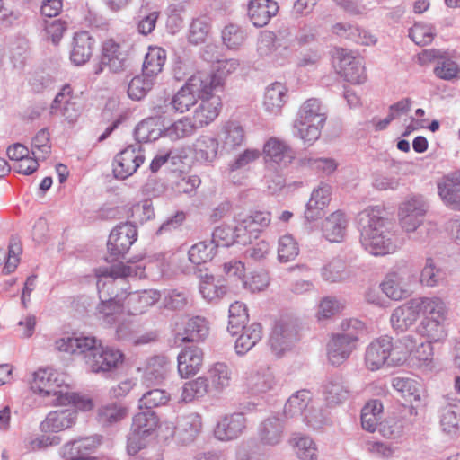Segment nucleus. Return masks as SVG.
<instances>
[{
    "mask_svg": "<svg viewBox=\"0 0 460 460\" xmlns=\"http://www.w3.org/2000/svg\"><path fill=\"white\" fill-rule=\"evenodd\" d=\"M68 29L67 22L62 19L44 22V37L54 45H58Z\"/></svg>",
    "mask_w": 460,
    "mask_h": 460,
    "instance_id": "55",
    "label": "nucleus"
},
{
    "mask_svg": "<svg viewBox=\"0 0 460 460\" xmlns=\"http://www.w3.org/2000/svg\"><path fill=\"white\" fill-rule=\"evenodd\" d=\"M209 333L208 322L201 316H192L176 323L174 343L181 346L186 342H199Z\"/></svg>",
    "mask_w": 460,
    "mask_h": 460,
    "instance_id": "15",
    "label": "nucleus"
},
{
    "mask_svg": "<svg viewBox=\"0 0 460 460\" xmlns=\"http://www.w3.org/2000/svg\"><path fill=\"white\" fill-rule=\"evenodd\" d=\"M338 58L339 73L345 80L353 84H360L367 81L366 67L361 58L353 57L342 49Z\"/></svg>",
    "mask_w": 460,
    "mask_h": 460,
    "instance_id": "19",
    "label": "nucleus"
},
{
    "mask_svg": "<svg viewBox=\"0 0 460 460\" xmlns=\"http://www.w3.org/2000/svg\"><path fill=\"white\" fill-rule=\"evenodd\" d=\"M354 349L356 347L349 341L334 334L327 346L328 359L332 365L339 366L349 358Z\"/></svg>",
    "mask_w": 460,
    "mask_h": 460,
    "instance_id": "32",
    "label": "nucleus"
},
{
    "mask_svg": "<svg viewBox=\"0 0 460 460\" xmlns=\"http://www.w3.org/2000/svg\"><path fill=\"white\" fill-rule=\"evenodd\" d=\"M291 332L288 323L282 321L275 323L270 336V344L276 355L279 356L288 347Z\"/></svg>",
    "mask_w": 460,
    "mask_h": 460,
    "instance_id": "37",
    "label": "nucleus"
},
{
    "mask_svg": "<svg viewBox=\"0 0 460 460\" xmlns=\"http://www.w3.org/2000/svg\"><path fill=\"white\" fill-rule=\"evenodd\" d=\"M199 128L195 121L188 117H184L165 129V136L172 140H178L192 135Z\"/></svg>",
    "mask_w": 460,
    "mask_h": 460,
    "instance_id": "47",
    "label": "nucleus"
},
{
    "mask_svg": "<svg viewBox=\"0 0 460 460\" xmlns=\"http://www.w3.org/2000/svg\"><path fill=\"white\" fill-rule=\"evenodd\" d=\"M271 222V214L266 210H250L241 213L236 218L237 234L249 241L252 237L257 238Z\"/></svg>",
    "mask_w": 460,
    "mask_h": 460,
    "instance_id": "12",
    "label": "nucleus"
},
{
    "mask_svg": "<svg viewBox=\"0 0 460 460\" xmlns=\"http://www.w3.org/2000/svg\"><path fill=\"white\" fill-rule=\"evenodd\" d=\"M392 385L411 402H420L425 396L420 384L408 377H394Z\"/></svg>",
    "mask_w": 460,
    "mask_h": 460,
    "instance_id": "36",
    "label": "nucleus"
},
{
    "mask_svg": "<svg viewBox=\"0 0 460 460\" xmlns=\"http://www.w3.org/2000/svg\"><path fill=\"white\" fill-rule=\"evenodd\" d=\"M208 84L203 86L199 96V104L192 114V119L199 128L211 124L219 116L223 102L220 93H223V82L216 75H209Z\"/></svg>",
    "mask_w": 460,
    "mask_h": 460,
    "instance_id": "4",
    "label": "nucleus"
},
{
    "mask_svg": "<svg viewBox=\"0 0 460 460\" xmlns=\"http://www.w3.org/2000/svg\"><path fill=\"white\" fill-rule=\"evenodd\" d=\"M126 53L121 42L113 38L106 39L102 43L100 63L94 69V74L99 75L104 69L111 73H119L125 69Z\"/></svg>",
    "mask_w": 460,
    "mask_h": 460,
    "instance_id": "11",
    "label": "nucleus"
},
{
    "mask_svg": "<svg viewBox=\"0 0 460 460\" xmlns=\"http://www.w3.org/2000/svg\"><path fill=\"white\" fill-rule=\"evenodd\" d=\"M383 404L378 400L368 401L361 411V424L364 429L374 432L382 418Z\"/></svg>",
    "mask_w": 460,
    "mask_h": 460,
    "instance_id": "39",
    "label": "nucleus"
},
{
    "mask_svg": "<svg viewBox=\"0 0 460 460\" xmlns=\"http://www.w3.org/2000/svg\"><path fill=\"white\" fill-rule=\"evenodd\" d=\"M287 89L280 83L272 84L265 92L263 104L266 110L272 113H278L285 103Z\"/></svg>",
    "mask_w": 460,
    "mask_h": 460,
    "instance_id": "41",
    "label": "nucleus"
},
{
    "mask_svg": "<svg viewBox=\"0 0 460 460\" xmlns=\"http://www.w3.org/2000/svg\"><path fill=\"white\" fill-rule=\"evenodd\" d=\"M416 298L395 308L391 315L390 322L393 328L398 332L408 330L419 318Z\"/></svg>",
    "mask_w": 460,
    "mask_h": 460,
    "instance_id": "25",
    "label": "nucleus"
},
{
    "mask_svg": "<svg viewBox=\"0 0 460 460\" xmlns=\"http://www.w3.org/2000/svg\"><path fill=\"white\" fill-rule=\"evenodd\" d=\"M279 10L276 2L272 0H252L248 7L249 17L256 27H262L270 22Z\"/></svg>",
    "mask_w": 460,
    "mask_h": 460,
    "instance_id": "28",
    "label": "nucleus"
},
{
    "mask_svg": "<svg viewBox=\"0 0 460 460\" xmlns=\"http://www.w3.org/2000/svg\"><path fill=\"white\" fill-rule=\"evenodd\" d=\"M145 155L139 146L129 145L118 153L112 163V172L117 179L125 180L134 174L144 164Z\"/></svg>",
    "mask_w": 460,
    "mask_h": 460,
    "instance_id": "14",
    "label": "nucleus"
},
{
    "mask_svg": "<svg viewBox=\"0 0 460 460\" xmlns=\"http://www.w3.org/2000/svg\"><path fill=\"white\" fill-rule=\"evenodd\" d=\"M165 61L166 52L164 49L149 47L143 64V73L154 78L162 72Z\"/></svg>",
    "mask_w": 460,
    "mask_h": 460,
    "instance_id": "38",
    "label": "nucleus"
},
{
    "mask_svg": "<svg viewBox=\"0 0 460 460\" xmlns=\"http://www.w3.org/2000/svg\"><path fill=\"white\" fill-rule=\"evenodd\" d=\"M75 99L71 85L65 84L50 105V113L63 117L69 124L76 122L80 117V110Z\"/></svg>",
    "mask_w": 460,
    "mask_h": 460,
    "instance_id": "17",
    "label": "nucleus"
},
{
    "mask_svg": "<svg viewBox=\"0 0 460 460\" xmlns=\"http://www.w3.org/2000/svg\"><path fill=\"white\" fill-rule=\"evenodd\" d=\"M128 409L118 403H111L98 410V421L102 425H111L128 415Z\"/></svg>",
    "mask_w": 460,
    "mask_h": 460,
    "instance_id": "49",
    "label": "nucleus"
},
{
    "mask_svg": "<svg viewBox=\"0 0 460 460\" xmlns=\"http://www.w3.org/2000/svg\"><path fill=\"white\" fill-rule=\"evenodd\" d=\"M219 137L226 147L234 149L243 144L244 132L239 124L228 121L222 127Z\"/></svg>",
    "mask_w": 460,
    "mask_h": 460,
    "instance_id": "43",
    "label": "nucleus"
},
{
    "mask_svg": "<svg viewBox=\"0 0 460 460\" xmlns=\"http://www.w3.org/2000/svg\"><path fill=\"white\" fill-rule=\"evenodd\" d=\"M444 323L445 321L439 320H422L418 327V332L427 339V342H441L447 336Z\"/></svg>",
    "mask_w": 460,
    "mask_h": 460,
    "instance_id": "40",
    "label": "nucleus"
},
{
    "mask_svg": "<svg viewBox=\"0 0 460 460\" xmlns=\"http://www.w3.org/2000/svg\"><path fill=\"white\" fill-rule=\"evenodd\" d=\"M137 239L136 226L129 223L114 227L108 239L107 248L111 261L123 257Z\"/></svg>",
    "mask_w": 460,
    "mask_h": 460,
    "instance_id": "13",
    "label": "nucleus"
},
{
    "mask_svg": "<svg viewBox=\"0 0 460 460\" xmlns=\"http://www.w3.org/2000/svg\"><path fill=\"white\" fill-rule=\"evenodd\" d=\"M347 220L341 211H335L325 220L323 230L330 242H341L344 236Z\"/></svg>",
    "mask_w": 460,
    "mask_h": 460,
    "instance_id": "35",
    "label": "nucleus"
},
{
    "mask_svg": "<svg viewBox=\"0 0 460 460\" xmlns=\"http://www.w3.org/2000/svg\"><path fill=\"white\" fill-rule=\"evenodd\" d=\"M159 427V420L154 411H141L134 415L128 438V452L136 455L145 447V439L153 435Z\"/></svg>",
    "mask_w": 460,
    "mask_h": 460,
    "instance_id": "8",
    "label": "nucleus"
},
{
    "mask_svg": "<svg viewBox=\"0 0 460 460\" xmlns=\"http://www.w3.org/2000/svg\"><path fill=\"white\" fill-rule=\"evenodd\" d=\"M406 343L401 339L394 341L390 336H381L372 341L366 349L365 365L370 371H376L385 366L403 365Z\"/></svg>",
    "mask_w": 460,
    "mask_h": 460,
    "instance_id": "3",
    "label": "nucleus"
},
{
    "mask_svg": "<svg viewBox=\"0 0 460 460\" xmlns=\"http://www.w3.org/2000/svg\"><path fill=\"white\" fill-rule=\"evenodd\" d=\"M438 194L447 206L460 210V172H452L438 184Z\"/></svg>",
    "mask_w": 460,
    "mask_h": 460,
    "instance_id": "22",
    "label": "nucleus"
},
{
    "mask_svg": "<svg viewBox=\"0 0 460 460\" xmlns=\"http://www.w3.org/2000/svg\"><path fill=\"white\" fill-rule=\"evenodd\" d=\"M51 152L49 132L46 128L40 129L32 139L31 154L38 159H46Z\"/></svg>",
    "mask_w": 460,
    "mask_h": 460,
    "instance_id": "58",
    "label": "nucleus"
},
{
    "mask_svg": "<svg viewBox=\"0 0 460 460\" xmlns=\"http://www.w3.org/2000/svg\"><path fill=\"white\" fill-rule=\"evenodd\" d=\"M401 342L406 343L403 365L408 364L410 367L421 371H432L435 369L434 349L431 343L420 341L418 344L411 335L402 338Z\"/></svg>",
    "mask_w": 460,
    "mask_h": 460,
    "instance_id": "10",
    "label": "nucleus"
},
{
    "mask_svg": "<svg viewBox=\"0 0 460 460\" xmlns=\"http://www.w3.org/2000/svg\"><path fill=\"white\" fill-rule=\"evenodd\" d=\"M210 25L204 19H195L190 27L189 41L193 45L203 44L209 37Z\"/></svg>",
    "mask_w": 460,
    "mask_h": 460,
    "instance_id": "59",
    "label": "nucleus"
},
{
    "mask_svg": "<svg viewBox=\"0 0 460 460\" xmlns=\"http://www.w3.org/2000/svg\"><path fill=\"white\" fill-rule=\"evenodd\" d=\"M208 380L204 377H198L184 384L181 393V400L191 402L203 396L208 392Z\"/></svg>",
    "mask_w": 460,
    "mask_h": 460,
    "instance_id": "56",
    "label": "nucleus"
},
{
    "mask_svg": "<svg viewBox=\"0 0 460 460\" xmlns=\"http://www.w3.org/2000/svg\"><path fill=\"white\" fill-rule=\"evenodd\" d=\"M189 260L195 265L210 261L216 254V245L213 242L203 241L195 243L189 250Z\"/></svg>",
    "mask_w": 460,
    "mask_h": 460,
    "instance_id": "45",
    "label": "nucleus"
},
{
    "mask_svg": "<svg viewBox=\"0 0 460 460\" xmlns=\"http://www.w3.org/2000/svg\"><path fill=\"white\" fill-rule=\"evenodd\" d=\"M299 252L298 244L293 236L285 234L279 241L278 255L280 261H289L294 260Z\"/></svg>",
    "mask_w": 460,
    "mask_h": 460,
    "instance_id": "60",
    "label": "nucleus"
},
{
    "mask_svg": "<svg viewBox=\"0 0 460 460\" xmlns=\"http://www.w3.org/2000/svg\"><path fill=\"white\" fill-rule=\"evenodd\" d=\"M383 292L391 299L402 300L409 296L406 285L397 273H390L381 284Z\"/></svg>",
    "mask_w": 460,
    "mask_h": 460,
    "instance_id": "42",
    "label": "nucleus"
},
{
    "mask_svg": "<svg viewBox=\"0 0 460 460\" xmlns=\"http://www.w3.org/2000/svg\"><path fill=\"white\" fill-rule=\"evenodd\" d=\"M325 120L326 115L322 110L320 102L311 98L300 106L294 128L305 143L312 145L319 138Z\"/></svg>",
    "mask_w": 460,
    "mask_h": 460,
    "instance_id": "5",
    "label": "nucleus"
},
{
    "mask_svg": "<svg viewBox=\"0 0 460 460\" xmlns=\"http://www.w3.org/2000/svg\"><path fill=\"white\" fill-rule=\"evenodd\" d=\"M419 316L423 320L446 321L447 308L446 303L439 297H417Z\"/></svg>",
    "mask_w": 460,
    "mask_h": 460,
    "instance_id": "30",
    "label": "nucleus"
},
{
    "mask_svg": "<svg viewBox=\"0 0 460 460\" xmlns=\"http://www.w3.org/2000/svg\"><path fill=\"white\" fill-rule=\"evenodd\" d=\"M210 242H213L217 248V246H230L235 242L246 243V240L237 234L236 226L234 229L228 226H220L214 230Z\"/></svg>",
    "mask_w": 460,
    "mask_h": 460,
    "instance_id": "51",
    "label": "nucleus"
},
{
    "mask_svg": "<svg viewBox=\"0 0 460 460\" xmlns=\"http://www.w3.org/2000/svg\"><path fill=\"white\" fill-rule=\"evenodd\" d=\"M101 444V436L87 437L66 443L60 451L62 460H92V454Z\"/></svg>",
    "mask_w": 460,
    "mask_h": 460,
    "instance_id": "18",
    "label": "nucleus"
},
{
    "mask_svg": "<svg viewBox=\"0 0 460 460\" xmlns=\"http://www.w3.org/2000/svg\"><path fill=\"white\" fill-rule=\"evenodd\" d=\"M144 275L141 265H125L118 263L111 267H101L95 270L100 304L96 307V316L107 324L116 323L119 317L127 314V305L124 300L122 288L119 287L116 279L130 276Z\"/></svg>",
    "mask_w": 460,
    "mask_h": 460,
    "instance_id": "1",
    "label": "nucleus"
},
{
    "mask_svg": "<svg viewBox=\"0 0 460 460\" xmlns=\"http://www.w3.org/2000/svg\"><path fill=\"white\" fill-rule=\"evenodd\" d=\"M124 354L118 349L102 346L94 338V342L84 356L87 367L93 373H106L119 367L124 362Z\"/></svg>",
    "mask_w": 460,
    "mask_h": 460,
    "instance_id": "7",
    "label": "nucleus"
},
{
    "mask_svg": "<svg viewBox=\"0 0 460 460\" xmlns=\"http://www.w3.org/2000/svg\"><path fill=\"white\" fill-rule=\"evenodd\" d=\"M249 314L245 304L235 301L229 307V321L227 330L232 335H236L248 322Z\"/></svg>",
    "mask_w": 460,
    "mask_h": 460,
    "instance_id": "44",
    "label": "nucleus"
},
{
    "mask_svg": "<svg viewBox=\"0 0 460 460\" xmlns=\"http://www.w3.org/2000/svg\"><path fill=\"white\" fill-rule=\"evenodd\" d=\"M342 332L338 334L352 345L357 347V342L360 335L367 332L364 323L357 319H349L341 323Z\"/></svg>",
    "mask_w": 460,
    "mask_h": 460,
    "instance_id": "53",
    "label": "nucleus"
},
{
    "mask_svg": "<svg viewBox=\"0 0 460 460\" xmlns=\"http://www.w3.org/2000/svg\"><path fill=\"white\" fill-rule=\"evenodd\" d=\"M241 335L235 341V350L243 355L252 349L262 337V327L260 323H253L248 326L241 327Z\"/></svg>",
    "mask_w": 460,
    "mask_h": 460,
    "instance_id": "33",
    "label": "nucleus"
},
{
    "mask_svg": "<svg viewBox=\"0 0 460 460\" xmlns=\"http://www.w3.org/2000/svg\"><path fill=\"white\" fill-rule=\"evenodd\" d=\"M208 380L215 390L222 391L230 385L231 371L227 365L217 362L209 368Z\"/></svg>",
    "mask_w": 460,
    "mask_h": 460,
    "instance_id": "46",
    "label": "nucleus"
},
{
    "mask_svg": "<svg viewBox=\"0 0 460 460\" xmlns=\"http://www.w3.org/2000/svg\"><path fill=\"white\" fill-rule=\"evenodd\" d=\"M94 337H62L55 341V349L68 354L80 353L85 356L87 349L93 346Z\"/></svg>",
    "mask_w": 460,
    "mask_h": 460,
    "instance_id": "34",
    "label": "nucleus"
},
{
    "mask_svg": "<svg viewBox=\"0 0 460 460\" xmlns=\"http://www.w3.org/2000/svg\"><path fill=\"white\" fill-rule=\"evenodd\" d=\"M75 422V413L74 411L68 410L53 411L47 415L40 427L44 433L59 432L71 428Z\"/></svg>",
    "mask_w": 460,
    "mask_h": 460,
    "instance_id": "31",
    "label": "nucleus"
},
{
    "mask_svg": "<svg viewBox=\"0 0 460 460\" xmlns=\"http://www.w3.org/2000/svg\"><path fill=\"white\" fill-rule=\"evenodd\" d=\"M382 214L378 208H367L359 214L361 245L374 256L394 253L398 247L393 224Z\"/></svg>",
    "mask_w": 460,
    "mask_h": 460,
    "instance_id": "2",
    "label": "nucleus"
},
{
    "mask_svg": "<svg viewBox=\"0 0 460 460\" xmlns=\"http://www.w3.org/2000/svg\"><path fill=\"white\" fill-rule=\"evenodd\" d=\"M282 425L278 419L265 420L260 429L261 441L268 445L277 444L281 438Z\"/></svg>",
    "mask_w": 460,
    "mask_h": 460,
    "instance_id": "54",
    "label": "nucleus"
},
{
    "mask_svg": "<svg viewBox=\"0 0 460 460\" xmlns=\"http://www.w3.org/2000/svg\"><path fill=\"white\" fill-rule=\"evenodd\" d=\"M440 424L444 431L456 433L460 429V407L453 402L443 409Z\"/></svg>",
    "mask_w": 460,
    "mask_h": 460,
    "instance_id": "52",
    "label": "nucleus"
},
{
    "mask_svg": "<svg viewBox=\"0 0 460 460\" xmlns=\"http://www.w3.org/2000/svg\"><path fill=\"white\" fill-rule=\"evenodd\" d=\"M217 151L218 142L215 137L202 136L197 140L196 152L200 159L211 162L217 157Z\"/></svg>",
    "mask_w": 460,
    "mask_h": 460,
    "instance_id": "57",
    "label": "nucleus"
},
{
    "mask_svg": "<svg viewBox=\"0 0 460 460\" xmlns=\"http://www.w3.org/2000/svg\"><path fill=\"white\" fill-rule=\"evenodd\" d=\"M170 400V394L163 389H153L143 394L139 402L140 407L146 409L155 408L166 404Z\"/></svg>",
    "mask_w": 460,
    "mask_h": 460,
    "instance_id": "61",
    "label": "nucleus"
},
{
    "mask_svg": "<svg viewBox=\"0 0 460 460\" xmlns=\"http://www.w3.org/2000/svg\"><path fill=\"white\" fill-rule=\"evenodd\" d=\"M95 40L87 31L75 34L72 40L70 59L76 66L85 64L91 58Z\"/></svg>",
    "mask_w": 460,
    "mask_h": 460,
    "instance_id": "24",
    "label": "nucleus"
},
{
    "mask_svg": "<svg viewBox=\"0 0 460 460\" xmlns=\"http://www.w3.org/2000/svg\"><path fill=\"white\" fill-rule=\"evenodd\" d=\"M67 386L62 376L49 367L39 368L33 372L30 380V388L32 393L42 398L54 397L53 402L56 406Z\"/></svg>",
    "mask_w": 460,
    "mask_h": 460,
    "instance_id": "6",
    "label": "nucleus"
},
{
    "mask_svg": "<svg viewBox=\"0 0 460 460\" xmlns=\"http://www.w3.org/2000/svg\"><path fill=\"white\" fill-rule=\"evenodd\" d=\"M460 73L459 66L450 58H442L438 61L434 67V74L437 77L443 80H452L458 76Z\"/></svg>",
    "mask_w": 460,
    "mask_h": 460,
    "instance_id": "62",
    "label": "nucleus"
},
{
    "mask_svg": "<svg viewBox=\"0 0 460 460\" xmlns=\"http://www.w3.org/2000/svg\"><path fill=\"white\" fill-rule=\"evenodd\" d=\"M311 402L310 391L305 389L297 391L288 400L284 412L288 417L304 416L305 420L310 423V414L313 411V407L310 406Z\"/></svg>",
    "mask_w": 460,
    "mask_h": 460,
    "instance_id": "26",
    "label": "nucleus"
},
{
    "mask_svg": "<svg viewBox=\"0 0 460 460\" xmlns=\"http://www.w3.org/2000/svg\"><path fill=\"white\" fill-rule=\"evenodd\" d=\"M263 153L267 162L270 161L281 165H287L294 159L291 148L276 137L270 138L264 144Z\"/></svg>",
    "mask_w": 460,
    "mask_h": 460,
    "instance_id": "29",
    "label": "nucleus"
},
{
    "mask_svg": "<svg viewBox=\"0 0 460 460\" xmlns=\"http://www.w3.org/2000/svg\"><path fill=\"white\" fill-rule=\"evenodd\" d=\"M332 197V187L326 183H321L315 188L307 202L305 216L309 221H314L324 215Z\"/></svg>",
    "mask_w": 460,
    "mask_h": 460,
    "instance_id": "21",
    "label": "nucleus"
},
{
    "mask_svg": "<svg viewBox=\"0 0 460 460\" xmlns=\"http://www.w3.org/2000/svg\"><path fill=\"white\" fill-rule=\"evenodd\" d=\"M295 449L297 456L302 460H315L317 448L314 441L308 437L295 439Z\"/></svg>",
    "mask_w": 460,
    "mask_h": 460,
    "instance_id": "64",
    "label": "nucleus"
},
{
    "mask_svg": "<svg viewBox=\"0 0 460 460\" xmlns=\"http://www.w3.org/2000/svg\"><path fill=\"white\" fill-rule=\"evenodd\" d=\"M409 35L417 45H428L434 39V30L429 24L416 22L411 28Z\"/></svg>",
    "mask_w": 460,
    "mask_h": 460,
    "instance_id": "63",
    "label": "nucleus"
},
{
    "mask_svg": "<svg viewBox=\"0 0 460 460\" xmlns=\"http://www.w3.org/2000/svg\"><path fill=\"white\" fill-rule=\"evenodd\" d=\"M203 365V352L199 348H188L178 356V372L182 378L196 375Z\"/></svg>",
    "mask_w": 460,
    "mask_h": 460,
    "instance_id": "27",
    "label": "nucleus"
},
{
    "mask_svg": "<svg viewBox=\"0 0 460 460\" xmlns=\"http://www.w3.org/2000/svg\"><path fill=\"white\" fill-rule=\"evenodd\" d=\"M428 210L426 201L421 196L407 199L401 204L399 209V222L402 228L407 233L414 232Z\"/></svg>",
    "mask_w": 460,
    "mask_h": 460,
    "instance_id": "16",
    "label": "nucleus"
},
{
    "mask_svg": "<svg viewBox=\"0 0 460 460\" xmlns=\"http://www.w3.org/2000/svg\"><path fill=\"white\" fill-rule=\"evenodd\" d=\"M124 300L127 305V314H139L156 304L161 295L157 290L147 289L143 291L128 292L122 288Z\"/></svg>",
    "mask_w": 460,
    "mask_h": 460,
    "instance_id": "20",
    "label": "nucleus"
},
{
    "mask_svg": "<svg viewBox=\"0 0 460 460\" xmlns=\"http://www.w3.org/2000/svg\"><path fill=\"white\" fill-rule=\"evenodd\" d=\"M154 86V78L142 73L130 81L128 94L133 100H141Z\"/></svg>",
    "mask_w": 460,
    "mask_h": 460,
    "instance_id": "50",
    "label": "nucleus"
},
{
    "mask_svg": "<svg viewBox=\"0 0 460 460\" xmlns=\"http://www.w3.org/2000/svg\"><path fill=\"white\" fill-rule=\"evenodd\" d=\"M73 405L76 410L82 411H88L93 410L94 403L93 401L86 395H80L71 391L69 385L65 394L60 397L58 402V406H69Z\"/></svg>",
    "mask_w": 460,
    "mask_h": 460,
    "instance_id": "48",
    "label": "nucleus"
},
{
    "mask_svg": "<svg viewBox=\"0 0 460 460\" xmlns=\"http://www.w3.org/2000/svg\"><path fill=\"white\" fill-rule=\"evenodd\" d=\"M246 427V420L242 413H234L223 418L217 425L214 433L219 440H231L239 437Z\"/></svg>",
    "mask_w": 460,
    "mask_h": 460,
    "instance_id": "23",
    "label": "nucleus"
},
{
    "mask_svg": "<svg viewBox=\"0 0 460 460\" xmlns=\"http://www.w3.org/2000/svg\"><path fill=\"white\" fill-rule=\"evenodd\" d=\"M209 75L202 71L192 75L173 95L171 102L173 110L180 113L189 111L197 103V100L203 91V86L208 84Z\"/></svg>",
    "mask_w": 460,
    "mask_h": 460,
    "instance_id": "9",
    "label": "nucleus"
}]
</instances>
